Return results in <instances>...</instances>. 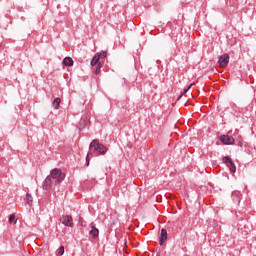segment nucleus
<instances>
[{
    "instance_id": "6ab92c4d",
    "label": "nucleus",
    "mask_w": 256,
    "mask_h": 256,
    "mask_svg": "<svg viewBox=\"0 0 256 256\" xmlns=\"http://www.w3.org/2000/svg\"><path fill=\"white\" fill-rule=\"evenodd\" d=\"M15 221V215L12 214L9 216V223H13Z\"/></svg>"
},
{
    "instance_id": "f3484780",
    "label": "nucleus",
    "mask_w": 256,
    "mask_h": 256,
    "mask_svg": "<svg viewBox=\"0 0 256 256\" xmlns=\"http://www.w3.org/2000/svg\"><path fill=\"white\" fill-rule=\"evenodd\" d=\"M65 253V247L64 246H60L58 252H57V256H63Z\"/></svg>"
},
{
    "instance_id": "4be33fe9",
    "label": "nucleus",
    "mask_w": 256,
    "mask_h": 256,
    "mask_svg": "<svg viewBox=\"0 0 256 256\" xmlns=\"http://www.w3.org/2000/svg\"><path fill=\"white\" fill-rule=\"evenodd\" d=\"M156 256H160L159 254H157Z\"/></svg>"
},
{
    "instance_id": "0eeeda50",
    "label": "nucleus",
    "mask_w": 256,
    "mask_h": 256,
    "mask_svg": "<svg viewBox=\"0 0 256 256\" xmlns=\"http://www.w3.org/2000/svg\"><path fill=\"white\" fill-rule=\"evenodd\" d=\"M218 63L220 67H227V65H229V54H224L220 56Z\"/></svg>"
},
{
    "instance_id": "f03ea898",
    "label": "nucleus",
    "mask_w": 256,
    "mask_h": 256,
    "mask_svg": "<svg viewBox=\"0 0 256 256\" xmlns=\"http://www.w3.org/2000/svg\"><path fill=\"white\" fill-rule=\"evenodd\" d=\"M50 178L55 180V185H61L65 179V173H63L59 168H54L50 172Z\"/></svg>"
},
{
    "instance_id": "9d476101",
    "label": "nucleus",
    "mask_w": 256,
    "mask_h": 256,
    "mask_svg": "<svg viewBox=\"0 0 256 256\" xmlns=\"http://www.w3.org/2000/svg\"><path fill=\"white\" fill-rule=\"evenodd\" d=\"M232 200L234 203H241V192L239 191L232 192Z\"/></svg>"
},
{
    "instance_id": "4468645a",
    "label": "nucleus",
    "mask_w": 256,
    "mask_h": 256,
    "mask_svg": "<svg viewBox=\"0 0 256 256\" xmlns=\"http://www.w3.org/2000/svg\"><path fill=\"white\" fill-rule=\"evenodd\" d=\"M25 201L27 203V205H32L33 203V196H31V194H26V197H25Z\"/></svg>"
},
{
    "instance_id": "9b49d317",
    "label": "nucleus",
    "mask_w": 256,
    "mask_h": 256,
    "mask_svg": "<svg viewBox=\"0 0 256 256\" xmlns=\"http://www.w3.org/2000/svg\"><path fill=\"white\" fill-rule=\"evenodd\" d=\"M63 65H65L66 67H73V58L71 57H65L62 61Z\"/></svg>"
},
{
    "instance_id": "1a4fd4ad",
    "label": "nucleus",
    "mask_w": 256,
    "mask_h": 256,
    "mask_svg": "<svg viewBox=\"0 0 256 256\" xmlns=\"http://www.w3.org/2000/svg\"><path fill=\"white\" fill-rule=\"evenodd\" d=\"M167 241V230L162 228L160 233L159 245H163Z\"/></svg>"
},
{
    "instance_id": "412c9836",
    "label": "nucleus",
    "mask_w": 256,
    "mask_h": 256,
    "mask_svg": "<svg viewBox=\"0 0 256 256\" xmlns=\"http://www.w3.org/2000/svg\"><path fill=\"white\" fill-rule=\"evenodd\" d=\"M238 147H243V142L239 141L238 142Z\"/></svg>"
},
{
    "instance_id": "dca6fc26",
    "label": "nucleus",
    "mask_w": 256,
    "mask_h": 256,
    "mask_svg": "<svg viewBox=\"0 0 256 256\" xmlns=\"http://www.w3.org/2000/svg\"><path fill=\"white\" fill-rule=\"evenodd\" d=\"M96 55H98V59H105L107 57V51L98 52Z\"/></svg>"
},
{
    "instance_id": "a211bd4d",
    "label": "nucleus",
    "mask_w": 256,
    "mask_h": 256,
    "mask_svg": "<svg viewBox=\"0 0 256 256\" xmlns=\"http://www.w3.org/2000/svg\"><path fill=\"white\" fill-rule=\"evenodd\" d=\"M101 67H103V65L101 64V62H99L95 70V75H99V72L101 71Z\"/></svg>"
},
{
    "instance_id": "20e7f679",
    "label": "nucleus",
    "mask_w": 256,
    "mask_h": 256,
    "mask_svg": "<svg viewBox=\"0 0 256 256\" xmlns=\"http://www.w3.org/2000/svg\"><path fill=\"white\" fill-rule=\"evenodd\" d=\"M62 225H65V227H73V217L70 215H64L60 219Z\"/></svg>"
},
{
    "instance_id": "6e6552de",
    "label": "nucleus",
    "mask_w": 256,
    "mask_h": 256,
    "mask_svg": "<svg viewBox=\"0 0 256 256\" xmlns=\"http://www.w3.org/2000/svg\"><path fill=\"white\" fill-rule=\"evenodd\" d=\"M53 185V181L51 180V176H47L43 182L44 191H49V188Z\"/></svg>"
},
{
    "instance_id": "f257e3e1",
    "label": "nucleus",
    "mask_w": 256,
    "mask_h": 256,
    "mask_svg": "<svg viewBox=\"0 0 256 256\" xmlns=\"http://www.w3.org/2000/svg\"><path fill=\"white\" fill-rule=\"evenodd\" d=\"M105 155L107 153V146L99 143V140H93L89 145V152L86 156V166L89 167V157L91 155Z\"/></svg>"
},
{
    "instance_id": "7ed1b4c3",
    "label": "nucleus",
    "mask_w": 256,
    "mask_h": 256,
    "mask_svg": "<svg viewBox=\"0 0 256 256\" xmlns=\"http://www.w3.org/2000/svg\"><path fill=\"white\" fill-rule=\"evenodd\" d=\"M223 163L227 164V167L230 169L231 173H235L237 171V167L235 166V162L229 156H225L223 158Z\"/></svg>"
},
{
    "instance_id": "39448f33",
    "label": "nucleus",
    "mask_w": 256,
    "mask_h": 256,
    "mask_svg": "<svg viewBox=\"0 0 256 256\" xmlns=\"http://www.w3.org/2000/svg\"><path fill=\"white\" fill-rule=\"evenodd\" d=\"M220 141L224 145H233V143H235V138H233L229 135H223L220 137Z\"/></svg>"
},
{
    "instance_id": "ddd939ff",
    "label": "nucleus",
    "mask_w": 256,
    "mask_h": 256,
    "mask_svg": "<svg viewBox=\"0 0 256 256\" xmlns=\"http://www.w3.org/2000/svg\"><path fill=\"white\" fill-rule=\"evenodd\" d=\"M54 109H59V105H61V98H55L52 102Z\"/></svg>"
},
{
    "instance_id": "423d86ee",
    "label": "nucleus",
    "mask_w": 256,
    "mask_h": 256,
    "mask_svg": "<svg viewBox=\"0 0 256 256\" xmlns=\"http://www.w3.org/2000/svg\"><path fill=\"white\" fill-rule=\"evenodd\" d=\"M90 235L93 237V239H97L99 237V229H97V224L95 222H92L90 224Z\"/></svg>"
},
{
    "instance_id": "f8f14e48",
    "label": "nucleus",
    "mask_w": 256,
    "mask_h": 256,
    "mask_svg": "<svg viewBox=\"0 0 256 256\" xmlns=\"http://www.w3.org/2000/svg\"><path fill=\"white\" fill-rule=\"evenodd\" d=\"M99 63V54H95V56L92 58L90 65L92 67H95Z\"/></svg>"
},
{
    "instance_id": "2eb2a0df",
    "label": "nucleus",
    "mask_w": 256,
    "mask_h": 256,
    "mask_svg": "<svg viewBox=\"0 0 256 256\" xmlns=\"http://www.w3.org/2000/svg\"><path fill=\"white\" fill-rule=\"evenodd\" d=\"M195 85V83H192V84H190L187 88H185L184 90H183V92L181 93V95L178 97V101H179V99H181V97H183V95H185L188 91H189V89H191V87H193Z\"/></svg>"
},
{
    "instance_id": "aec40b11",
    "label": "nucleus",
    "mask_w": 256,
    "mask_h": 256,
    "mask_svg": "<svg viewBox=\"0 0 256 256\" xmlns=\"http://www.w3.org/2000/svg\"><path fill=\"white\" fill-rule=\"evenodd\" d=\"M83 123H85V120H83L82 122H80V129H83V128L85 127V124H83Z\"/></svg>"
}]
</instances>
